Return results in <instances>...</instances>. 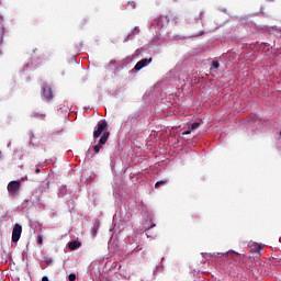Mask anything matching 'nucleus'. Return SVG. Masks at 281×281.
<instances>
[{
	"instance_id": "nucleus-19",
	"label": "nucleus",
	"mask_w": 281,
	"mask_h": 281,
	"mask_svg": "<svg viewBox=\"0 0 281 281\" xmlns=\"http://www.w3.org/2000/svg\"><path fill=\"white\" fill-rule=\"evenodd\" d=\"M201 34H203V32H200V33H198V34H195L193 36H201Z\"/></svg>"
},
{
	"instance_id": "nucleus-8",
	"label": "nucleus",
	"mask_w": 281,
	"mask_h": 281,
	"mask_svg": "<svg viewBox=\"0 0 281 281\" xmlns=\"http://www.w3.org/2000/svg\"><path fill=\"white\" fill-rule=\"evenodd\" d=\"M69 249H71V251H74L75 249H78V247H80V241L74 240L70 241L68 244Z\"/></svg>"
},
{
	"instance_id": "nucleus-20",
	"label": "nucleus",
	"mask_w": 281,
	"mask_h": 281,
	"mask_svg": "<svg viewBox=\"0 0 281 281\" xmlns=\"http://www.w3.org/2000/svg\"><path fill=\"white\" fill-rule=\"evenodd\" d=\"M46 188H47V190H49V182L46 183Z\"/></svg>"
},
{
	"instance_id": "nucleus-6",
	"label": "nucleus",
	"mask_w": 281,
	"mask_h": 281,
	"mask_svg": "<svg viewBox=\"0 0 281 281\" xmlns=\"http://www.w3.org/2000/svg\"><path fill=\"white\" fill-rule=\"evenodd\" d=\"M43 95L47 100H53L54 99V91H52V88L45 87L43 90Z\"/></svg>"
},
{
	"instance_id": "nucleus-16",
	"label": "nucleus",
	"mask_w": 281,
	"mask_h": 281,
	"mask_svg": "<svg viewBox=\"0 0 281 281\" xmlns=\"http://www.w3.org/2000/svg\"><path fill=\"white\" fill-rule=\"evenodd\" d=\"M52 262H53L52 258L46 259V265H52Z\"/></svg>"
},
{
	"instance_id": "nucleus-4",
	"label": "nucleus",
	"mask_w": 281,
	"mask_h": 281,
	"mask_svg": "<svg viewBox=\"0 0 281 281\" xmlns=\"http://www.w3.org/2000/svg\"><path fill=\"white\" fill-rule=\"evenodd\" d=\"M22 232L23 226H21V224H15L12 231V243H19Z\"/></svg>"
},
{
	"instance_id": "nucleus-21",
	"label": "nucleus",
	"mask_w": 281,
	"mask_h": 281,
	"mask_svg": "<svg viewBox=\"0 0 281 281\" xmlns=\"http://www.w3.org/2000/svg\"><path fill=\"white\" fill-rule=\"evenodd\" d=\"M35 172H36V175H38V172H41V169H36V171H35Z\"/></svg>"
},
{
	"instance_id": "nucleus-17",
	"label": "nucleus",
	"mask_w": 281,
	"mask_h": 281,
	"mask_svg": "<svg viewBox=\"0 0 281 281\" xmlns=\"http://www.w3.org/2000/svg\"><path fill=\"white\" fill-rule=\"evenodd\" d=\"M190 133H192L191 131H186L182 133V135H190Z\"/></svg>"
},
{
	"instance_id": "nucleus-3",
	"label": "nucleus",
	"mask_w": 281,
	"mask_h": 281,
	"mask_svg": "<svg viewBox=\"0 0 281 281\" xmlns=\"http://www.w3.org/2000/svg\"><path fill=\"white\" fill-rule=\"evenodd\" d=\"M109 137H111L110 132H104L102 134L99 143L93 147V150L97 155H98V153H100V149L102 148V146H104V144H106V142L109 140Z\"/></svg>"
},
{
	"instance_id": "nucleus-13",
	"label": "nucleus",
	"mask_w": 281,
	"mask_h": 281,
	"mask_svg": "<svg viewBox=\"0 0 281 281\" xmlns=\"http://www.w3.org/2000/svg\"><path fill=\"white\" fill-rule=\"evenodd\" d=\"M218 67H221V65L218 64V61H213L211 69H218Z\"/></svg>"
},
{
	"instance_id": "nucleus-1",
	"label": "nucleus",
	"mask_w": 281,
	"mask_h": 281,
	"mask_svg": "<svg viewBox=\"0 0 281 281\" xmlns=\"http://www.w3.org/2000/svg\"><path fill=\"white\" fill-rule=\"evenodd\" d=\"M7 188L11 196H16L19 194V190H21V181L13 180L9 182Z\"/></svg>"
},
{
	"instance_id": "nucleus-11",
	"label": "nucleus",
	"mask_w": 281,
	"mask_h": 281,
	"mask_svg": "<svg viewBox=\"0 0 281 281\" xmlns=\"http://www.w3.org/2000/svg\"><path fill=\"white\" fill-rule=\"evenodd\" d=\"M199 126H201V123L199 122H194L191 124V131H196V128H199Z\"/></svg>"
},
{
	"instance_id": "nucleus-18",
	"label": "nucleus",
	"mask_w": 281,
	"mask_h": 281,
	"mask_svg": "<svg viewBox=\"0 0 281 281\" xmlns=\"http://www.w3.org/2000/svg\"><path fill=\"white\" fill-rule=\"evenodd\" d=\"M42 281H49V278L48 277H43Z\"/></svg>"
},
{
	"instance_id": "nucleus-23",
	"label": "nucleus",
	"mask_w": 281,
	"mask_h": 281,
	"mask_svg": "<svg viewBox=\"0 0 281 281\" xmlns=\"http://www.w3.org/2000/svg\"><path fill=\"white\" fill-rule=\"evenodd\" d=\"M280 137H281V132L279 133Z\"/></svg>"
},
{
	"instance_id": "nucleus-14",
	"label": "nucleus",
	"mask_w": 281,
	"mask_h": 281,
	"mask_svg": "<svg viewBox=\"0 0 281 281\" xmlns=\"http://www.w3.org/2000/svg\"><path fill=\"white\" fill-rule=\"evenodd\" d=\"M68 280H69V281H76V274H75V273H70V274L68 276Z\"/></svg>"
},
{
	"instance_id": "nucleus-5",
	"label": "nucleus",
	"mask_w": 281,
	"mask_h": 281,
	"mask_svg": "<svg viewBox=\"0 0 281 281\" xmlns=\"http://www.w3.org/2000/svg\"><path fill=\"white\" fill-rule=\"evenodd\" d=\"M153 63V58L150 57L149 59H140L134 67L135 71H140V69H144V67H146V65Z\"/></svg>"
},
{
	"instance_id": "nucleus-10",
	"label": "nucleus",
	"mask_w": 281,
	"mask_h": 281,
	"mask_svg": "<svg viewBox=\"0 0 281 281\" xmlns=\"http://www.w3.org/2000/svg\"><path fill=\"white\" fill-rule=\"evenodd\" d=\"M130 122L132 124V126H137V115H134L130 119Z\"/></svg>"
},
{
	"instance_id": "nucleus-15",
	"label": "nucleus",
	"mask_w": 281,
	"mask_h": 281,
	"mask_svg": "<svg viewBox=\"0 0 281 281\" xmlns=\"http://www.w3.org/2000/svg\"><path fill=\"white\" fill-rule=\"evenodd\" d=\"M37 245H43V236L37 237Z\"/></svg>"
},
{
	"instance_id": "nucleus-12",
	"label": "nucleus",
	"mask_w": 281,
	"mask_h": 281,
	"mask_svg": "<svg viewBox=\"0 0 281 281\" xmlns=\"http://www.w3.org/2000/svg\"><path fill=\"white\" fill-rule=\"evenodd\" d=\"M3 34H5V29L4 27L1 29L0 45H1V43H3Z\"/></svg>"
},
{
	"instance_id": "nucleus-2",
	"label": "nucleus",
	"mask_w": 281,
	"mask_h": 281,
	"mask_svg": "<svg viewBox=\"0 0 281 281\" xmlns=\"http://www.w3.org/2000/svg\"><path fill=\"white\" fill-rule=\"evenodd\" d=\"M97 126V130L93 132L94 139H98V137H100L104 133V131L109 128V123H106V121H101L98 123Z\"/></svg>"
},
{
	"instance_id": "nucleus-22",
	"label": "nucleus",
	"mask_w": 281,
	"mask_h": 281,
	"mask_svg": "<svg viewBox=\"0 0 281 281\" xmlns=\"http://www.w3.org/2000/svg\"><path fill=\"white\" fill-rule=\"evenodd\" d=\"M176 19H179L178 16L173 18V21H176Z\"/></svg>"
},
{
	"instance_id": "nucleus-9",
	"label": "nucleus",
	"mask_w": 281,
	"mask_h": 281,
	"mask_svg": "<svg viewBox=\"0 0 281 281\" xmlns=\"http://www.w3.org/2000/svg\"><path fill=\"white\" fill-rule=\"evenodd\" d=\"M160 186H168V179H164L155 183L156 189H159Z\"/></svg>"
},
{
	"instance_id": "nucleus-7",
	"label": "nucleus",
	"mask_w": 281,
	"mask_h": 281,
	"mask_svg": "<svg viewBox=\"0 0 281 281\" xmlns=\"http://www.w3.org/2000/svg\"><path fill=\"white\" fill-rule=\"evenodd\" d=\"M32 117H35V120H45V117H47V114L42 112H34L32 114Z\"/></svg>"
}]
</instances>
